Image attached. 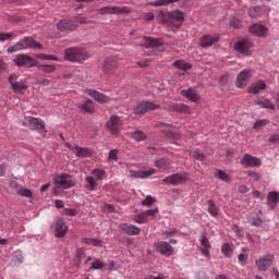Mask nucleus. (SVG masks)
Instances as JSON below:
<instances>
[{
    "instance_id": "bb28decb",
    "label": "nucleus",
    "mask_w": 279,
    "mask_h": 279,
    "mask_svg": "<svg viewBox=\"0 0 279 279\" xmlns=\"http://www.w3.org/2000/svg\"><path fill=\"white\" fill-rule=\"evenodd\" d=\"M265 88H267V84L265 81L259 80L248 87V93H251V95H258V93H260V90H265Z\"/></svg>"
},
{
    "instance_id": "c03bdc74",
    "label": "nucleus",
    "mask_w": 279,
    "mask_h": 279,
    "mask_svg": "<svg viewBox=\"0 0 279 279\" xmlns=\"http://www.w3.org/2000/svg\"><path fill=\"white\" fill-rule=\"evenodd\" d=\"M135 114H145L147 112V108L145 105V101L140 102L135 109H134Z\"/></svg>"
},
{
    "instance_id": "8fccbe9b",
    "label": "nucleus",
    "mask_w": 279,
    "mask_h": 279,
    "mask_svg": "<svg viewBox=\"0 0 279 279\" xmlns=\"http://www.w3.org/2000/svg\"><path fill=\"white\" fill-rule=\"evenodd\" d=\"M154 204H156V198L151 197V195H147L142 202V206H147L148 208L154 206Z\"/></svg>"
},
{
    "instance_id": "7c9ffc66",
    "label": "nucleus",
    "mask_w": 279,
    "mask_h": 279,
    "mask_svg": "<svg viewBox=\"0 0 279 279\" xmlns=\"http://www.w3.org/2000/svg\"><path fill=\"white\" fill-rule=\"evenodd\" d=\"M181 95L182 97H185V99H189L190 101H194V102L199 101V96L197 95V93H195V90H193V88L181 90Z\"/></svg>"
},
{
    "instance_id": "f257e3e1",
    "label": "nucleus",
    "mask_w": 279,
    "mask_h": 279,
    "mask_svg": "<svg viewBox=\"0 0 279 279\" xmlns=\"http://www.w3.org/2000/svg\"><path fill=\"white\" fill-rule=\"evenodd\" d=\"M157 22L160 25H165L168 32H178L182 28L184 23V12L180 10H173L170 12L158 11L156 15Z\"/></svg>"
},
{
    "instance_id": "c756f323",
    "label": "nucleus",
    "mask_w": 279,
    "mask_h": 279,
    "mask_svg": "<svg viewBox=\"0 0 279 279\" xmlns=\"http://www.w3.org/2000/svg\"><path fill=\"white\" fill-rule=\"evenodd\" d=\"M255 106H260V108H267L268 110H276V106L269 98H257L255 99Z\"/></svg>"
},
{
    "instance_id": "4468645a",
    "label": "nucleus",
    "mask_w": 279,
    "mask_h": 279,
    "mask_svg": "<svg viewBox=\"0 0 279 279\" xmlns=\"http://www.w3.org/2000/svg\"><path fill=\"white\" fill-rule=\"evenodd\" d=\"M252 47V41L248 39H242L234 45L235 51H238V53H242L243 56H252V51H250Z\"/></svg>"
},
{
    "instance_id": "052dcab7",
    "label": "nucleus",
    "mask_w": 279,
    "mask_h": 279,
    "mask_svg": "<svg viewBox=\"0 0 279 279\" xmlns=\"http://www.w3.org/2000/svg\"><path fill=\"white\" fill-rule=\"evenodd\" d=\"M201 245H203V247L210 248V241H208V236L204 234L201 236Z\"/></svg>"
},
{
    "instance_id": "58836bf2",
    "label": "nucleus",
    "mask_w": 279,
    "mask_h": 279,
    "mask_svg": "<svg viewBox=\"0 0 279 279\" xmlns=\"http://www.w3.org/2000/svg\"><path fill=\"white\" fill-rule=\"evenodd\" d=\"M263 14V9L260 7H253L248 9V16L251 19H258Z\"/></svg>"
},
{
    "instance_id": "de8ad7c7",
    "label": "nucleus",
    "mask_w": 279,
    "mask_h": 279,
    "mask_svg": "<svg viewBox=\"0 0 279 279\" xmlns=\"http://www.w3.org/2000/svg\"><path fill=\"white\" fill-rule=\"evenodd\" d=\"M216 178H218V180H221L222 182H230V175L223 170H218Z\"/></svg>"
},
{
    "instance_id": "f8f14e48",
    "label": "nucleus",
    "mask_w": 279,
    "mask_h": 279,
    "mask_svg": "<svg viewBox=\"0 0 279 279\" xmlns=\"http://www.w3.org/2000/svg\"><path fill=\"white\" fill-rule=\"evenodd\" d=\"M240 165L244 167L245 169H250V167H260L263 165V161L258 157H254L250 154H244Z\"/></svg>"
},
{
    "instance_id": "774afa93",
    "label": "nucleus",
    "mask_w": 279,
    "mask_h": 279,
    "mask_svg": "<svg viewBox=\"0 0 279 279\" xmlns=\"http://www.w3.org/2000/svg\"><path fill=\"white\" fill-rule=\"evenodd\" d=\"M269 143H279V134H272L269 137Z\"/></svg>"
},
{
    "instance_id": "5fc2aeb1",
    "label": "nucleus",
    "mask_w": 279,
    "mask_h": 279,
    "mask_svg": "<svg viewBox=\"0 0 279 279\" xmlns=\"http://www.w3.org/2000/svg\"><path fill=\"white\" fill-rule=\"evenodd\" d=\"M163 132H165L167 138H172L173 141H178V138H180V134L173 133V131L166 130Z\"/></svg>"
},
{
    "instance_id": "412c9836",
    "label": "nucleus",
    "mask_w": 279,
    "mask_h": 279,
    "mask_svg": "<svg viewBox=\"0 0 279 279\" xmlns=\"http://www.w3.org/2000/svg\"><path fill=\"white\" fill-rule=\"evenodd\" d=\"M76 107L80 112H83V114L95 113V102H93L90 99H87L84 102H78Z\"/></svg>"
},
{
    "instance_id": "bf43d9fd",
    "label": "nucleus",
    "mask_w": 279,
    "mask_h": 279,
    "mask_svg": "<svg viewBox=\"0 0 279 279\" xmlns=\"http://www.w3.org/2000/svg\"><path fill=\"white\" fill-rule=\"evenodd\" d=\"M230 26L234 27V29H239V27H241V20H239L236 17H232L230 20Z\"/></svg>"
},
{
    "instance_id": "2f4dec72",
    "label": "nucleus",
    "mask_w": 279,
    "mask_h": 279,
    "mask_svg": "<svg viewBox=\"0 0 279 279\" xmlns=\"http://www.w3.org/2000/svg\"><path fill=\"white\" fill-rule=\"evenodd\" d=\"M86 256V251L84 248H77L76 250V253H75V256L72 260L73 263V266L78 268L81 265H82V260L83 258Z\"/></svg>"
},
{
    "instance_id": "4d7b16f0",
    "label": "nucleus",
    "mask_w": 279,
    "mask_h": 279,
    "mask_svg": "<svg viewBox=\"0 0 279 279\" xmlns=\"http://www.w3.org/2000/svg\"><path fill=\"white\" fill-rule=\"evenodd\" d=\"M64 215H66L68 217H77V209L64 208Z\"/></svg>"
},
{
    "instance_id": "0eeeda50",
    "label": "nucleus",
    "mask_w": 279,
    "mask_h": 279,
    "mask_svg": "<svg viewBox=\"0 0 279 279\" xmlns=\"http://www.w3.org/2000/svg\"><path fill=\"white\" fill-rule=\"evenodd\" d=\"M65 147L76 156V158H90L93 153L88 148L80 147L76 144L65 143Z\"/></svg>"
},
{
    "instance_id": "49530a36",
    "label": "nucleus",
    "mask_w": 279,
    "mask_h": 279,
    "mask_svg": "<svg viewBox=\"0 0 279 279\" xmlns=\"http://www.w3.org/2000/svg\"><path fill=\"white\" fill-rule=\"evenodd\" d=\"M266 125H269V120H257L253 125V130H260V128H265Z\"/></svg>"
},
{
    "instance_id": "473e14b6",
    "label": "nucleus",
    "mask_w": 279,
    "mask_h": 279,
    "mask_svg": "<svg viewBox=\"0 0 279 279\" xmlns=\"http://www.w3.org/2000/svg\"><path fill=\"white\" fill-rule=\"evenodd\" d=\"M12 90L15 93H20L21 95H23V93H25V90H27L29 88V86H27V81H20L16 83H13V86H11Z\"/></svg>"
},
{
    "instance_id": "c9c22d12",
    "label": "nucleus",
    "mask_w": 279,
    "mask_h": 279,
    "mask_svg": "<svg viewBox=\"0 0 279 279\" xmlns=\"http://www.w3.org/2000/svg\"><path fill=\"white\" fill-rule=\"evenodd\" d=\"M85 189L87 191H97V181L95 180V177L88 175L85 178Z\"/></svg>"
},
{
    "instance_id": "393cba45",
    "label": "nucleus",
    "mask_w": 279,
    "mask_h": 279,
    "mask_svg": "<svg viewBox=\"0 0 279 279\" xmlns=\"http://www.w3.org/2000/svg\"><path fill=\"white\" fill-rule=\"evenodd\" d=\"M87 95L89 97L94 98V101H97L98 104H108L110 102V97L95 90V89H87Z\"/></svg>"
},
{
    "instance_id": "09e8293b",
    "label": "nucleus",
    "mask_w": 279,
    "mask_h": 279,
    "mask_svg": "<svg viewBox=\"0 0 279 279\" xmlns=\"http://www.w3.org/2000/svg\"><path fill=\"white\" fill-rule=\"evenodd\" d=\"M17 195H20V197H32V191L26 187H21L20 190L16 191Z\"/></svg>"
},
{
    "instance_id": "79ce46f5",
    "label": "nucleus",
    "mask_w": 279,
    "mask_h": 279,
    "mask_svg": "<svg viewBox=\"0 0 279 279\" xmlns=\"http://www.w3.org/2000/svg\"><path fill=\"white\" fill-rule=\"evenodd\" d=\"M92 175L96 178V181L104 180V175H106V170L104 169H94L92 170Z\"/></svg>"
},
{
    "instance_id": "a211bd4d",
    "label": "nucleus",
    "mask_w": 279,
    "mask_h": 279,
    "mask_svg": "<svg viewBox=\"0 0 279 279\" xmlns=\"http://www.w3.org/2000/svg\"><path fill=\"white\" fill-rule=\"evenodd\" d=\"M250 34H253V36H259V38H265L267 34L269 33V28L263 24H253L248 28Z\"/></svg>"
},
{
    "instance_id": "a19ab883",
    "label": "nucleus",
    "mask_w": 279,
    "mask_h": 279,
    "mask_svg": "<svg viewBox=\"0 0 279 279\" xmlns=\"http://www.w3.org/2000/svg\"><path fill=\"white\" fill-rule=\"evenodd\" d=\"M104 267H106V264L104 262H101V259L96 258V259H94V262H92V266L89 269L101 270V269H104Z\"/></svg>"
},
{
    "instance_id": "7ed1b4c3",
    "label": "nucleus",
    "mask_w": 279,
    "mask_h": 279,
    "mask_svg": "<svg viewBox=\"0 0 279 279\" xmlns=\"http://www.w3.org/2000/svg\"><path fill=\"white\" fill-rule=\"evenodd\" d=\"M64 60L82 64V62H86V60H88V52L80 47L66 48L64 50Z\"/></svg>"
},
{
    "instance_id": "3c124183",
    "label": "nucleus",
    "mask_w": 279,
    "mask_h": 279,
    "mask_svg": "<svg viewBox=\"0 0 279 279\" xmlns=\"http://www.w3.org/2000/svg\"><path fill=\"white\" fill-rule=\"evenodd\" d=\"M146 106V112H151V110H158L160 108V105L151 102V101H144Z\"/></svg>"
},
{
    "instance_id": "603ef678",
    "label": "nucleus",
    "mask_w": 279,
    "mask_h": 279,
    "mask_svg": "<svg viewBox=\"0 0 279 279\" xmlns=\"http://www.w3.org/2000/svg\"><path fill=\"white\" fill-rule=\"evenodd\" d=\"M133 138L137 142L145 141L147 138V135L143 131H135L133 133Z\"/></svg>"
},
{
    "instance_id": "ddd939ff",
    "label": "nucleus",
    "mask_w": 279,
    "mask_h": 279,
    "mask_svg": "<svg viewBox=\"0 0 279 279\" xmlns=\"http://www.w3.org/2000/svg\"><path fill=\"white\" fill-rule=\"evenodd\" d=\"M189 180V174L186 173H174L169 177H166L162 182L165 184H172V185H178V184H184Z\"/></svg>"
},
{
    "instance_id": "864d4df0",
    "label": "nucleus",
    "mask_w": 279,
    "mask_h": 279,
    "mask_svg": "<svg viewBox=\"0 0 279 279\" xmlns=\"http://www.w3.org/2000/svg\"><path fill=\"white\" fill-rule=\"evenodd\" d=\"M72 21H74L76 23V25H77V23H81V25H86V24L93 23L90 21H87L86 17H84L82 15L74 17Z\"/></svg>"
},
{
    "instance_id": "20e7f679",
    "label": "nucleus",
    "mask_w": 279,
    "mask_h": 279,
    "mask_svg": "<svg viewBox=\"0 0 279 279\" xmlns=\"http://www.w3.org/2000/svg\"><path fill=\"white\" fill-rule=\"evenodd\" d=\"M53 182H54V189L52 191L53 195H60V189L66 190V189H72V186H75V182L71 180V174H68V173L57 174L53 178Z\"/></svg>"
},
{
    "instance_id": "72a5a7b5",
    "label": "nucleus",
    "mask_w": 279,
    "mask_h": 279,
    "mask_svg": "<svg viewBox=\"0 0 279 279\" xmlns=\"http://www.w3.org/2000/svg\"><path fill=\"white\" fill-rule=\"evenodd\" d=\"M173 66L175 69H179L180 71H183V73H186L187 71H191V69H193V65H191V63H189L184 60L174 61Z\"/></svg>"
},
{
    "instance_id": "2eb2a0df",
    "label": "nucleus",
    "mask_w": 279,
    "mask_h": 279,
    "mask_svg": "<svg viewBox=\"0 0 279 279\" xmlns=\"http://www.w3.org/2000/svg\"><path fill=\"white\" fill-rule=\"evenodd\" d=\"M13 62L14 64H16V66H36V61L34 60V58L28 57L27 54H17Z\"/></svg>"
},
{
    "instance_id": "4c0bfd02",
    "label": "nucleus",
    "mask_w": 279,
    "mask_h": 279,
    "mask_svg": "<svg viewBox=\"0 0 279 279\" xmlns=\"http://www.w3.org/2000/svg\"><path fill=\"white\" fill-rule=\"evenodd\" d=\"M189 156L191 158H195V160H199L201 162H204V160H206V155H204V153H201V150L197 148L194 150H190Z\"/></svg>"
},
{
    "instance_id": "a18cd8bd",
    "label": "nucleus",
    "mask_w": 279,
    "mask_h": 279,
    "mask_svg": "<svg viewBox=\"0 0 279 279\" xmlns=\"http://www.w3.org/2000/svg\"><path fill=\"white\" fill-rule=\"evenodd\" d=\"M180 0H156L151 3V5H155V8H158L160 5H169V3H178Z\"/></svg>"
},
{
    "instance_id": "680f3d73",
    "label": "nucleus",
    "mask_w": 279,
    "mask_h": 279,
    "mask_svg": "<svg viewBox=\"0 0 279 279\" xmlns=\"http://www.w3.org/2000/svg\"><path fill=\"white\" fill-rule=\"evenodd\" d=\"M150 62H151V60H149V59H144V60H142V61H137V62L135 63V65H136V66H141L142 69H145V68H147V66L149 65Z\"/></svg>"
},
{
    "instance_id": "423d86ee",
    "label": "nucleus",
    "mask_w": 279,
    "mask_h": 279,
    "mask_svg": "<svg viewBox=\"0 0 279 279\" xmlns=\"http://www.w3.org/2000/svg\"><path fill=\"white\" fill-rule=\"evenodd\" d=\"M275 256L271 253H268L262 257H259L257 260H255V265L258 269V271H267L271 265H274Z\"/></svg>"
},
{
    "instance_id": "4be33fe9",
    "label": "nucleus",
    "mask_w": 279,
    "mask_h": 279,
    "mask_svg": "<svg viewBox=\"0 0 279 279\" xmlns=\"http://www.w3.org/2000/svg\"><path fill=\"white\" fill-rule=\"evenodd\" d=\"M143 46L147 49H156L158 47H162L165 45V40L162 38H154V37H144Z\"/></svg>"
},
{
    "instance_id": "6ab92c4d",
    "label": "nucleus",
    "mask_w": 279,
    "mask_h": 279,
    "mask_svg": "<svg viewBox=\"0 0 279 279\" xmlns=\"http://www.w3.org/2000/svg\"><path fill=\"white\" fill-rule=\"evenodd\" d=\"M66 232H69V227L64 223V219L59 218L56 221V228H54V236L57 239H62V236L66 235Z\"/></svg>"
},
{
    "instance_id": "6e6552de",
    "label": "nucleus",
    "mask_w": 279,
    "mask_h": 279,
    "mask_svg": "<svg viewBox=\"0 0 279 279\" xmlns=\"http://www.w3.org/2000/svg\"><path fill=\"white\" fill-rule=\"evenodd\" d=\"M121 128H123V120L117 116H111L107 122L108 132H110V134L117 135L121 132Z\"/></svg>"
},
{
    "instance_id": "9b49d317",
    "label": "nucleus",
    "mask_w": 279,
    "mask_h": 279,
    "mask_svg": "<svg viewBox=\"0 0 279 279\" xmlns=\"http://www.w3.org/2000/svg\"><path fill=\"white\" fill-rule=\"evenodd\" d=\"M117 69H119V60L117 58L111 57L104 60L102 72L105 75H112Z\"/></svg>"
},
{
    "instance_id": "f03ea898",
    "label": "nucleus",
    "mask_w": 279,
    "mask_h": 279,
    "mask_svg": "<svg viewBox=\"0 0 279 279\" xmlns=\"http://www.w3.org/2000/svg\"><path fill=\"white\" fill-rule=\"evenodd\" d=\"M27 49H43V44L38 43L34 37L27 36L9 47L7 53H16V51H25Z\"/></svg>"
},
{
    "instance_id": "e433bc0d",
    "label": "nucleus",
    "mask_w": 279,
    "mask_h": 279,
    "mask_svg": "<svg viewBox=\"0 0 279 279\" xmlns=\"http://www.w3.org/2000/svg\"><path fill=\"white\" fill-rule=\"evenodd\" d=\"M221 253L226 258H232V254H234V250L232 248V245L230 243H223L221 245Z\"/></svg>"
},
{
    "instance_id": "69168bd1",
    "label": "nucleus",
    "mask_w": 279,
    "mask_h": 279,
    "mask_svg": "<svg viewBox=\"0 0 279 279\" xmlns=\"http://www.w3.org/2000/svg\"><path fill=\"white\" fill-rule=\"evenodd\" d=\"M178 232V229H172V230H166V231H162V234L165 236H168L171 238V236H175V233Z\"/></svg>"
},
{
    "instance_id": "cd10ccee",
    "label": "nucleus",
    "mask_w": 279,
    "mask_h": 279,
    "mask_svg": "<svg viewBox=\"0 0 279 279\" xmlns=\"http://www.w3.org/2000/svg\"><path fill=\"white\" fill-rule=\"evenodd\" d=\"M171 165H173V161H171V159L160 158L155 160V167H157V169H161V171H167L171 169Z\"/></svg>"
},
{
    "instance_id": "0e129e2a",
    "label": "nucleus",
    "mask_w": 279,
    "mask_h": 279,
    "mask_svg": "<svg viewBox=\"0 0 279 279\" xmlns=\"http://www.w3.org/2000/svg\"><path fill=\"white\" fill-rule=\"evenodd\" d=\"M145 219H146L145 214L142 213V214L135 216L134 221H135V223H145Z\"/></svg>"
},
{
    "instance_id": "ea45409f",
    "label": "nucleus",
    "mask_w": 279,
    "mask_h": 279,
    "mask_svg": "<svg viewBox=\"0 0 279 279\" xmlns=\"http://www.w3.org/2000/svg\"><path fill=\"white\" fill-rule=\"evenodd\" d=\"M241 252L238 256L239 263H247V259L250 258V255L247 253L250 252V248L247 247H242Z\"/></svg>"
},
{
    "instance_id": "f704fd0d",
    "label": "nucleus",
    "mask_w": 279,
    "mask_h": 279,
    "mask_svg": "<svg viewBox=\"0 0 279 279\" xmlns=\"http://www.w3.org/2000/svg\"><path fill=\"white\" fill-rule=\"evenodd\" d=\"M208 208H207V213H209L210 217H219V206H217V204H215V201L209 199L208 201Z\"/></svg>"
},
{
    "instance_id": "c85d7f7f",
    "label": "nucleus",
    "mask_w": 279,
    "mask_h": 279,
    "mask_svg": "<svg viewBox=\"0 0 279 279\" xmlns=\"http://www.w3.org/2000/svg\"><path fill=\"white\" fill-rule=\"evenodd\" d=\"M25 260V255H23V251H15L12 254L11 265L12 267H19V265H23Z\"/></svg>"
},
{
    "instance_id": "39448f33",
    "label": "nucleus",
    "mask_w": 279,
    "mask_h": 279,
    "mask_svg": "<svg viewBox=\"0 0 279 279\" xmlns=\"http://www.w3.org/2000/svg\"><path fill=\"white\" fill-rule=\"evenodd\" d=\"M24 128L33 131L45 130V122L40 118H34L32 116H26L23 121Z\"/></svg>"
},
{
    "instance_id": "b1692460",
    "label": "nucleus",
    "mask_w": 279,
    "mask_h": 279,
    "mask_svg": "<svg viewBox=\"0 0 279 279\" xmlns=\"http://www.w3.org/2000/svg\"><path fill=\"white\" fill-rule=\"evenodd\" d=\"M215 43H219V36L217 35H203L201 38V47H203V49H207V47H213L215 45Z\"/></svg>"
},
{
    "instance_id": "6e6d98bb",
    "label": "nucleus",
    "mask_w": 279,
    "mask_h": 279,
    "mask_svg": "<svg viewBox=\"0 0 279 279\" xmlns=\"http://www.w3.org/2000/svg\"><path fill=\"white\" fill-rule=\"evenodd\" d=\"M177 110H179V112H183L184 114H189L191 112V107L181 104L178 105Z\"/></svg>"
},
{
    "instance_id": "aec40b11",
    "label": "nucleus",
    "mask_w": 279,
    "mask_h": 279,
    "mask_svg": "<svg viewBox=\"0 0 279 279\" xmlns=\"http://www.w3.org/2000/svg\"><path fill=\"white\" fill-rule=\"evenodd\" d=\"M119 228L120 231L123 232V234H128V236H138V234H141V228L134 225L121 223Z\"/></svg>"
},
{
    "instance_id": "13d9d810",
    "label": "nucleus",
    "mask_w": 279,
    "mask_h": 279,
    "mask_svg": "<svg viewBox=\"0 0 279 279\" xmlns=\"http://www.w3.org/2000/svg\"><path fill=\"white\" fill-rule=\"evenodd\" d=\"M14 36V33H0V43H5V40H10Z\"/></svg>"
},
{
    "instance_id": "a878e982",
    "label": "nucleus",
    "mask_w": 279,
    "mask_h": 279,
    "mask_svg": "<svg viewBox=\"0 0 279 279\" xmlns=\"http://www.w3.org/2000/svg\"><path fill=\"white\" fill-rule=\"evenodd\" d=\"M279 204V192L271 191L267 195V206L274 210Z\"/></svg>"
},
{
    "instance_id": "9d476101",
    "label": "nucleus",
    "mask_w": 279,
    "mask_h": 279,
    "mask_svg": "<svg viewBox=\"0 0 279 279\" xmlns=\"http://www.w3.org/2000/svg\"><path fill=\"white\" fill-rule=\"evenodd\" d=\"M98 14H130V8L128 7H102L98 10Z\"/></svg>"
},
{
    "instance_id": "e2e57ef3",
    "label": "nucleus",
    "mask_w": 279,
    "mask_h": 279,
    "mask_svg": "<svg viewBox=\"0 0 279 279\" xmlns=\"http://www.w3.org/2000/svg\"><path fill=\"white\" fill-rule=\"evenodd\" d=\"M156 215H158V208L156 209H148L146 211H144V216L147 217H156Z\"/></svg>"
},
{
    "instance_id": "338daca9",
    "label": "nucleus",
    "mask_w": 279,
    "mask_h": 279,
    "mask_svg": "<svg viewBox=\"0 0 279 279\" xmlns=\"http://www.w3.org/2000/svg\"><path fill=\"white\" fill-rule=\"evenodd\" d=\"M119 150L113 149L109 151V160H118Z\"/></svg>"
},
{
    "instance_id": "dca6fc26",
    "label": "nucleus",
    "mask_w": 279,
    "mask_h": 279,
    "mask_svg": "<svg viewBox=\"0 0 279 279\" xmlns=\"http://www.w3.org/2000/svg\"><path fill=\"white\" fill-rule=\"evenodd\" d=\"M155 250L162 256H171L173 254V246L167 241H160L155 244Z\"/></svg>"
},
{
    "instance_id": "f3484780",
    "label": "nucleus",
    "mask_w": 279,
    "mask_h": 279,
    "mask_svg": "<svg viewBox=\"0 0 279 279\" xmlns=\"http://www.w3.org/2000/svg\"><path fill=\"white\" fill-rule=\"evenodd\" d=\"M57 27L60 32H75L78 24L73 20H61L59 23H57Z\"/></svg>"
},
{
    "instance_id": "1a4fd4ad",
    "label": "nucleus",
    "mask_w": 279,
    "mask_h": 279,
    "mask_svg": "<svg viewBox=\"0 0 279 279\" xmlns=\"http://www.w3.org/2000/svg\"><path fill=\"white\" fill-rule=\"evenodd\" d=\"M252 75H254V72L252 71V69H245L241 71L236 76V82H235L236 87L245 88V86H247V82L252 80Z\"/></svg>"
},
{
    "instance_id": "5701e85b",
    "label": "nucleus",
    "mask_w": 279,
    "mask_h": 279,
    "mask_svg": "<svg viewBox=\"0 0 279 279\" xmlns=\"http://www.w3.org/2000/svg\"><path fill=\"white\" fill-rule=\"evenodd\" d=\"M156 173V169L149 168L148 170H131L130 171V178H142V180H145L149 178L150 175H154Z\"/></svg>"
},
{
    "instance_id": "37998d69",
    "label": "nucleus",
    "mask_w": 279,
    "mask_h": 279,
    "mask_svg": "<svg viewBox=\"0 0 279 279\" xmlns=\"http://www.w3.org/2000/svg\"><path fill=\"white\" fill-rule=\"evenodd\" d=\"M38 69L39 71H43V73H53V71H56V65L41 64V65H38Z\"/></svg>"
}]
</instances>
